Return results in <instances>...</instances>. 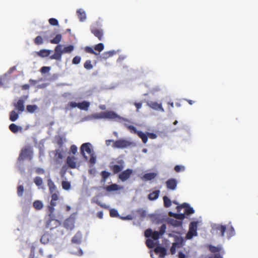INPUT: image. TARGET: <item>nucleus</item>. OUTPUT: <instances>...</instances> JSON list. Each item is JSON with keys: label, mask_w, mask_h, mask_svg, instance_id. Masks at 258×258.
Masks as SVG:
<instances>
[{"label": "nucleus", "mask_w": 258, "mask_h": 258, "mask_svg": "<svg viewBox=\"0 0 258 258\" xmlns=\"http://www.w3.org/2000/svg\"><path fill=\"white\" fill-rule=\"evenodd\" d=\"M174 170L176 172H180L185 170V167L182 165H176L174 167Z\"/></svg>", "instance_id": "52"}, {"label": "nucleus", "mask_w": 258, "mask_h": 258, "mask_svg": "<svg viewBox=\"0 0 258 258\" xmlns=\"http://www.w3.org/2000/svg\"><path fill=\"white\" fill-rule=\"evenodd\" d=\"M50 67H43L40 69V72L42 74H45L48 73L50 70Z\"/></svg>", "instance_id": "58"}, {"label": "nucleus", "mask_w": 258, "mask_h": 258, "mask_svg": "<svg viewBox=\"0 0 258 258\" xmlns=\"http://www.w3.org/2000/svg\"><path fill=\"white\" fill-rule=\"evenodd\" d=\"M156 175L157 174L155 173H147L144 175L143 178L146 180H151L154 179Z\"/></svg>", "instance_id": "31"}, {"label": "nucleus", "mask_w": 258, "mask_h": 258, "mask_svg": "<svg viewBox=\"0 0 258 258\" xmlns=\"http://www.w3.org/2000/svg\"><path fill=\"white\" fill-rule=\"evenodd\" d=\"M78 151L77 147L75 145H73L70 147V152L72 153L73 154L75 155L77 153Z\"/></svg>", "instance_id": "60"}, {"label": "nucleus", "mask_w": 258, "mask_h": 258, "mask_svg": "<svg viewBox=\"0 0 258 258\" xmlns=\"http://www.w3.org/2000/svg\"><path fill=\"white\" fill-rule=\"evenodd\" d=\"M19 117V114L15 111L13 110L10 114V120L12 121H16Z\"/></svg>", "instance_id": "35"}, {"label": "nucleus", "mask_w": 258, "mask_h": 258, "mask_svg": "<svg viewBox=\"0 0 258 258\" xmlns=\"http://www.w3.org/2000/svg\"><path fill=\"white\" fill-rule=\"evenodd\" d=\"M110 173L106 171H102L101 172V175L102 178V180L105 181L106 179L109 176Z\"/></svg>", "instance_id": "50"}, {"label": "nucleus", "mask_w": 258, "mask_h": 258, "mask_svg": "<svg viewBox=\"0 0 258 258\" xmlns=\"http://www.w3.org/2000/svg\"><path fill=\"white\" fill-rule=\"evenodd\" d=\"M24 192V187L23 185H19L17 187V194L19 197H22Z\"/></svg>", "instance_id": "54"}, {"label": "nucleus", "mask_w": 258, "mask_h": 258, "mask_svg": "<svg viewBox=\"0 0 258 258\" xmlns=\"http://www.w3.org/2000/svg\"><path fill=\"white\" fill-rule=\"evenodd\" d=\"M124 126L127 128L132 133H134L135 134H137V133L139 132L138 131H137V130L136 129V128L133 126V125H129L127 123H125L124 124Z\"/></svg>", "instance_id": "39"}, {"label": "nucleus", "mask_w": 258, "mask_h": 258, "mask_svg": "<svg viewBox=\"0 0 258 258\" xmlns=\"http://www.w3.org/2000/svg\"><path fill=\"white\" fill-rule=\"evenodd\" d=\"M100 25V23L99 21L96 22L90 26V31L99 40L102 41L103 39L104 32L103 30L99 27Z\"/></svg>", "instance_id": "3"}, {"label": "nucleus", "mask_w": 258, "mask_h": 258, "mask_svg": "<svg viewBox=\"0 0 258 258\" xmlns=\"http://www.w3.org/2000/svg\"><path fill=\"white\" fill-rule=\"evenodd\" d=\"M62 187L65 190H69L71 188V183L67 181H63L62 182Z\"/></svg>", "instance_id": "45"}, {"label": "nucleus", "mask_w": 258, "mask_h": 258, "mask_svg": "<svg viewBox=\"0 0 258 258\" xmlns=\"http://www.w3.org/2000/svg\"><path fill=\"white\" fill-rule=\"evenodd\" d=\"M45 227L49 228L53 236L55 234V238H59L64 234L63 228L60 226V222L55 218L54 213L52 215L48 213V218L45 220Z\"/></svg>", "instance_id": "1"}, {"label": "nucleus", "mask_w": 258, "mask_h": 258, "mask_svg": "<svg viewBox=\"0 0 258 258\" xmlns=\"http://www.w3.org/2000/svg\"><path fill=\"white\" fill-rule=\"evenodd\" d=\"M75 219L73 217H70L66 219L63 222V226L67 229L72 230L75 227Z\"/></svg>", "instance_id": "12"}, {"label": "nucleus", "mask_w": 258, "mask_h": 258, "mask_svg": "<svg viewBox=\"0 0 258 258\" xmlns=\"http://www.w3.org/2000/svg\"><path fill=\"white\" fill-rule=\"evenodd\" d=\"M146 245L150 248H152L155 246V243L153 240L151 239H148L146 241Z\"/></svg>", "instance_id": "46"}, {"label": "nucleus", "mask_w": 258, "mask_h": 258, "mask_svg": "<svg viewBox=\"0 0 258 258\" xmlns=\"http://www.w3.org/2000/svg\"><path fill=\"white\" fill-rule=\"evenodd\" d=\"M166 226L165 224H162L161 225V226L160 227V230L159 231H155L153 232L152 233V235L151 236V237L154 239V240H158L159 238H160V236L163 235L164 234V233L165 232V231H166Z\"/></svg>", "instance_id": "10"}, {"label": "nucleus", "mask_w": 258, "mask_h": 258, "mask_svg": "<svg viewBox=\"0 0 258 258\" xmlns=\"http://www.w3.org/2000/svg\"><path fill=\"white\" fill-rule=\"evenodd\" d=\"M198 221H192L190 223L189 226V231L186 234V237L188 239L191 238L194 236L197 235Z\"/></svg>", "instance_id": "8"}, {"label": "nucleus", "mask_w": 258, "mask_h": 258, "mask_svg": "<svg viewBox=\"0 0 258 258\" xmlns=\"http://www.w3.org/2000/svg\"><path fill=\"white\" fill-rule=\"evenodd\" d=\"M182 240H181L180 242H174L170 248V252L172 254H173L176 252V247H180L182 246Z\"/></svg>", "instance_id": "26"}, {"label": "nucleus", "mask_w": 258, "mask_h": 258, "mask_svg": "<svg viewBox=\"0 0 258 258\" xmlns=\"http://www.w3.org/2000/svg\"><path fill=\"white\" fill-rule=\"evenodd\" d=\"M95 203L96 204H97L98 206H100L101 208H104V209H108V207L105 205V204H103L102 203H101L99 201H96L95 202Z\"/></svg>", "instance_id": "63"}, {"label": "nucleus", "mask_w": 258, "mask_h": 258, "mask_svg": "<svg viewBox=\"0 0 258 258\" xmlns=\"http://www.w3.org/2000/svg\"><path fill=\"white\" fill-rule=\"evenodd\" d=\"M82 235L80 232H78L73 237L72 239V242L76 244H80L82 241Z\"/></svg>", "instance_id": "21"}, {"label": "nucleus", "mask_w": 258, "mask_h": 258, "mask_svg": "<svg viewBox=\"0 0 258 258\" xmlns=\"http://www.w3.org/2000/svg\"><path fill=\"white\" fill-rule=\"evenodd\" d=\"M9 129L12 133L14 134L18 133L19 131L22 132V127L19 126L15 123H11L9 125Z\"/></svg>", "instance_id": "23"}, {"label": "nucleus", "mask_w": 258, "mask_h": 258, "mask_svg": "<svg viewBox=\"0 0 258 258\" xmlns=\"http://www.w3.org/2000/svg\"><path fill=\"white\" fill-rule=\"evenodd\" d=\"M160 194V190H155L148 195V199L151 201H154L158 199Z\"/></svg>", "instance_id": "25"}, {"label": "nucleus", "mask_w": 258, "mask_h": 258, "mask_svg": "<svg viewBox=\"0 0 258 258\" xmlns=\"http://www.w3.org/2000/svg\"><path fill=\"white\" fill-rule=\"evenodd\" d=\"M34 182L37 186H41L43 183L42 179L39 176H36L34 179Z\"/></svg>", "instance_id": "44"}, {"label": "nucleus", "mask_w": 258, "mask_h": 258, "mask_svg": "<svg viewBox=\"0 0 258 258\" xmlns=\"http://www.w3.org/2000/svg\"><path fill=\"white\" fill-rule=\"evenodd\" d=\"M49 24L52 26H57L58 22L57 19L55 18H50L48 20Z\"/></svg>", "instance_id": "56"}, {"label": "nucleus", "mask_w": 258, "mask_h": 258, "mask_svg": "<svg viewBox=\"0 0 258 258\" xmlns=\"http://www.w3.org/2000/svg\"><path fill=\"white\" fill-rule=\"evenodd\" d=\"M164 206L166 208H168L171 205V200L166 196H164L163 198Z\"/></svg>", "instance_id": "37"}, {"label": "nucleus", "mask_w": 258, "mask_h": 258, "mask_svg": "<svg viewBox=\"0 0 258 258\" xmlns=\"http://www.w3.org/2000/svg\"><path fill=\"white\" fill-rule=\"evenodd\" d=\"M85 152H86L89 155L94 153L93 150L92 149V145L91 143H84L81 145L80 147V153L81 155L83 156L85 160H87L88 159V157L86 155Z\"/></svg>", "instance_id": "5"}, {"label": "nucleus", "mask_w": 258, "mask_h": 258, "mask_svg": "<svg viewBox=\"0 0 258 258\" xmlns=\"http://www.w3.org/2000/svg\"><path fill=\"white\" fill-rule=\"evenodd\" d=\"M74 49V47L72 45H70L69 46H66L63 48V51L64 53H70Z\"/></svg>", "instance_id": "43"}, {"label": "nucleus", "mask_w": 258, "mask_h": 258, "mask_svg": "<svg viewBox=\"0 0 258 258\" xmlns=\"http://www.w3.org/2000/svg\"><path fill=\"white\" fill-rule=\"evenodd\" d=\"M81 60V57L79 56H75L73 60H72V63L75 64H79Z\"/></svg>", "instance_id": "57"}, {"label": "nucleus", "mask_w": 258, "mask_h": 258, "mask_svg": "<svg viewBox=\"0 0 258 258\" xmlns=\"http://www.w3.org/2000/svg\"><path fill=\"white\" fill-rule=\"evenodd\" d=\"M147 105L154 110H160L162 112L164 111L161 103L159 104L156 102L149 101L147 102Z\"/></svg>", "instance_id": "18"}, {"label": "nucleus", "mask_w": 258, "mask_h": 258, "mask_svg": "<svg viewBox=\"0 0 258 258\" xmlns=\"http://www.w3.org/2000/svg\"><path fill=\"white\" fill-rule=\"evenodd\" d=\"M50 58L53 59L60 60L61 58V55H60V53L55 52V51H54V53L53 55H51L50 56Z\"/></svg>", "instance_id": "49"}, {"label": "nucleus", "mask_w": 258, "mask_h": 258, "mask_svg": "<svg viewBox=\"0 0 258 258\" xmlns=\"http://www.w3.org/2000/svg\"><path fill=\"white\" fill-rule=\"evenodd\" d=\"M182 208H184V214L187 215L192 214L195 212L194 209L190 207L187 203H183L180 206H177L176 207L177 212H180Z\"/></svg>", "instance_id": "9"}, {"label": "nucleus", "mask_w": 258, "mask_h": 258, "mask_svg": "<svg viewBox=\"0 0 258 258\" xmlns=\"http://www.w3.org/2000/svg\"><path fill=\"white\" fill-rule=\"evenodd\" d=\"M148 137L152 139H155L157 138V135L154 133H148Z\"/></svg>", "instance_id": "64"}, {"label": "nucleus", "mask_w": 258, "mask_h": 258, "mask_svg": "<svg viewBox=\"0 0 258 258\" xmlns=\"http://www.w3.org/2000/svg\"><path fill=\"white\" fill-rule=\"evenodd\" d=\"M226 234L227 237L228 239H230L235 235V230L232 226L231 225L228 227Z\"/></svg>", "instance_id": "30"}, {"label": "nucleus", "mask_w": 258, "mask_h": 258, "mask_svg": "<svg viewBox=\"0 0 258 258\" xmlns=\"http://www.w3.org/2000/svg\"><path fill=\"white\" fill-rule=\"evenodd\" d=\"M52 152L54 155V158L56 161H58L62 159L63 156L60 150L56 149Z\"/></svg>", "instance_id": "28"}, {"label": "nucleus", "mask_w": 258, "mask_h": 258, "mask_svg": "<svg viewBox=\"0 0 258 258\" xmlns=\"http://www.w3.org/2000/svg\"><path fill=\"white\" fill-rule=\"evenodd\" d=\"M107 191H115L119 189L118 185L116 184H112L106 187Z\"/></svg>", "instance_id": "36"}, {"label": "nucleus", "mask_w": 258, "mask_h": 258, "mask_svg": "<svg viewBox=\"0 0 258 258\" xmlns=\"http://www.w3.org/2000/svg\"><path fill=\"white\" fill-rule=\"evenodd\" d=\"M137 212L142 218L145 217L146 215V211L143 209H138Z\"/></svg>", "instance_id": "59"}, {"label": "nucleus", "mask_w": 258, "mask_h": 258, "mask_svg": "<svg viewBox=\"0 0 258 258\" xmlns=\"http://www.w3.org/2000/svg\"><path fill=\"white\" fill-rule=\"evenodd\" d=\"M62 39V36L61 34H57L55 37L50 40V42L52 44H58L61 40Z\"/></svg>", "instance_id": "34"}, {"label": "nucleus", "mask_w": 258, "mask_h": 258, "mask_svg": "<svg viewBox=\"0 0 258 258\" xmlns=\"http://www.w3.org/2000/svg\"><path fill=\"white\" fill-rule=\"evenodd\" d=\"M85 51L88 53H90L95 55H98L99 54L98 53L95 52L92 47L89 46H87L85 47Z\"/></svg>", "instance_id": "55"}, {"label": "nucleus", "mask_w": 258, "mask_h": 258, "mask_svg": "<svg viewBox=\"0 0 258 258\" xmlns=\"http://www.w3.org/2000/svg\"><path fill=\"white\" fill-rule=\"evenodd\" d=\"M177 183L178 182L176 179L171 178L166 181L165 184L168 189L174 190L177 187Z\"/></svg>", "instance_id": "11"}, {"label": "nucleus", "mask_w": 258, "mask_h": 258, "mask_svg": "<svg viewBox=\"0 0 258 258\" xmlns=\"http://www.w3.org/2000/svg\"><path fill=\"white\" fill-rule=\"evenodd\" d=\"M34 42L36 45H39L43 43V39L40 36H37L34 40Z\"/></svg>", "instance_id": "40"}, {"label": "nucleus", "mask_w": 258, "mask_h": 258, "mask_svg": "<svg viewBox=\"0 0 258 258\" xmlns=\"http://www.w3.org/2000/svg\"><path fill=\"white\" fill-rule=\"evenodd\" d=\"M55 234L53 236L52 235V232L51 234H49L48 232H46L44 233L40 238V242L44 244H47L49 241L51 239L56 240L57 238H55Z\"/></svg>", "instance_id": "13"}, {"label": "nucleus", "mask_w": 258, "mask_h": 258, "mask_svg": "<svg viewBox=\"0 0 258 258\" xmlns=\"http://www.w3.org/2000/svg\"><path fill=\"white\" fill-rule=\"evenodd\" d=\"M154 252L156 254H159V256L160 257H163L166 254V249L159 245L155 248Z\"/></svg>", "instance_id": "19"}, {"label": "nucleus", "mask_w": 258, "mask_h": 258, "mask_svg": "<svg viewBox=\"0 0 258 258\" xmlns=\"http://www.w3.org/2000/svg\"><path fill=\"white\" fill-rule=\"evenodd\" d=\"M213 229L216 231V233L219 234L221 237H224L226 227L225 225L218 224L214 226Z\"/></svg>", "instance_id": "15"}, {"label": "nucleus", "mask_w": 258, "mask_h": 258, "mask_svg": "<svg viewBox=\"0 0 258 258\" xmlns=\"http://www.w3.org/2000/svg\"><path fill=\"white\" fill-rule=\"evenodd\" d=\"M130 141L125 139H119L113 142L112 147L114 149H124L131 145Z\"/></svg>", "instance_id": "6"}, {"label": "nucleus", "mask_w": 258, "mask_h": 258, "mask_svg": "<svg viewBox=\"0 0 258 258\" xmlns=\"http://www.w3.org/2000/svg\"><path fill=\"white\" fill-rule=\"evenodd\" d=\"M51 194V199L49 205L47 206V209L48 213H50V215H52V213H54V207L56 205L57 201L59 199V193L58 191H57Z\"/></svg>", "instance_id": "4"}, {"label": "nucleus", "mask_w": 258, "mask_h": 258, "mask_svg": "<svg viewBox=\"0 0 258 258\" xmlns=\"http://www.w3.org/2000/svg\"><path fill=\"white\" fill-rule=\"evenodd\" d=\"M76 159V158L74 156H68L66 160L68 166L72 169L76 168L77 166Z\"/></svg>", "instance_id": "17"}, {"label": "nucleus", "mask_w": 258, "mask_h": 258, "mask_svg": "<svg viewBox=\"0 0 258 258\" xmlns=\"http://www.w3.org/2000/svg\"><path fill=\"white\" fill-rule=\"evenodd\" d=\"M68 106L70 107V109L75 107L78 108V103L75 102H71L68 104Z\"/></svg>", "instance_id": "62"}, {"label": "nucleus", "mask_w": 258, "mask_h": 258, "mask_svg": "<svg viewBox=\"0 0 258 258\" xmlns=\"http://www.w3.org/2000/svg\"><path fill=\"white\" fill-rule=\"evenodd\" d=\"M37 109V106L36 105H28L26 106V109L28 112L33 113Z\"/></svg>", "instance_id": "38"}, {"label": "nucleus", "mask_w": 258, "mask_h": 258, "mask_svg": "<svg viewBox=\"0 0 258 258\" xmlns=\"http://www.w3.org/2000/svg\"><path fill=\"white\" fill-rule=\"evenodd\" d=\"M47 185L50 194H53L57 191L56 190V187L55 185L51 179H48L47 180Z\"/></svg>", "instance_id": "22"}, {"label": "nucleus", "mask_w": 258, "mask_h": 258, "mask_svg": "<svg viewBox=\"0 0 258 258\" xmlns=\"http://www.w3.org/2000/svg\"><path fill=\"white\" fill-rule=\"evenodd\" d=\"M90 159L89 161V163L92 165H94L96 163V157L95 156V153H93L90 154Z\"/></svg>", "instance_id": "53"}, {"label": "nucleus", "mask_w": 258, "mask_h": 258, "mask_svg": "<svg viewBox=\"0 0 258 258\" xmlns=\"http://www.w3.org/2000/svg\"><path fill=\"white\" fill-rule=\"evenodd\" d=\"M24 103L25 101L23 99H19L17 103H14V106L15 109L17 110L19 113H21L24 111L25 107H24Z\"/></svg>", "instance_id": "16"}, {"label": "nucleus", "mask_w": 258, "mask_h": 258, "mask_svg": "<svg viewBox=\"0 0 258 258\" xmlns=\"http://www.w3.org/2000/svg\"><path fill=\"white\" fill-rule=\"evenodd\" d=\"M104 45L103 43H100L98 44H96L95 47H94V49L96 50V51H98L99 52H101V51H102L104 49Z\"/></svg>", "instance_id": "48"}, {"label": "nucleus", "mask_w": 258, "mask_h": 258, "mask_svg": "<svg viewBox=\"0 0 258 258\" xmlns=\"http://www.w3.org/2000/svg\"><path fill=\"white\" fill-rule=\"evenodd\" d=\"M84 68L87 70H91L93 68V65L91 64L90 60H86L84 64Z\"/></svg>", "instance_id": "47"}, {"label": "nucleus", "mask_w": 258, "mask_h": 258, "mask_svg": "<svg viewBox=\"0 0 258 258\" xmlns=\"http://www.w3.org/2000/svg\"><path fill=\"white\" fill-rule=\"evenodd\" d=\"M77 15L81 22L84 21L86 18V13L84 11L79 9L77 11Z\"/></svg>", "instance_id": "27"}, {"label": "nucleus", "mask_w": 258, "mask_h": 258, "mask_svg": "<svg viewBox=\"0 0 258 258\" xmlns=\"http://www.w3.org/2000/svg\"><path fill=\"white\" fill-rule=\"evenodd\" d=\"M153 231L151 229L146 230L145 232V236L147 237H151L152 235Z\"/></svg>", "instance_id": "61"}, {"label": "nucleus", "mask_w": 258, "mask_h": 258, "mask_svg": "<svg viewBox=\"0 0 258 258\" xmlns=\"http://www.w3.org/2000/svg\"><path fill=\"white\" fill-rule=\"evenodd\" d=\"M132 174L133 170L131 169H127L123 171L119 174L118 178L122 181H125L130 177Z\"/></svg>", "instance_id": "14"}, {"label": "nucleus", "mask_w": 258, "mask_h": 258, "mask_svg": "<svg viewBox=\"0 0 258 258\" xmlns=\"http://www.w3.org/2000/svg\"><path fill=\"white\" fill-rule=\"evenodd\" d=\"M109 214H110V216L111 217H119L120 218V216H119L117 211L114 209H112L110 210Z\"/></svg>", "instance_id": "41"}, {"label": "nucleus", "mask_w": 258, "mask_h": 258, "mask_svg": "<svg viewBox=\"0 0 258 258\" xmlns=\"http://www.w3.org/2000/svg\"><path fill=\"white\" fill-rule=\"evenodd\" d=\"M33 149L30 146H26L23 147L19 155L18 160H24L25 159H28L31 160L33 158Z\"/></svg>", "instance_id": "2"}, {"label": "nucleus", "mask_w": 258, "mask_h": 258, "mask_svg": "<svg viewBox=\"0 0 258 258\" xmlns=\"http://www.w3.org/2000/svg\"><path fill=\"white\" fill-rule=\"evenodd\" d=\"M62 46L61 45H57L54 49V51L55 52H57L60 54V55H62L63 53H64L63 51V49H62Z\"/></svg>", "instance_id": "51"}, {"label": "nucleus", "mask_w": 258, "mask_h": 258, "mask_svg": "<svg viewBox=\"0 0 258 258\" xmlns=\"http://www.w3.org/2000/svg\"><path fill=\"white\" fill-rule=\"evenodd\" d=\"M110 170L113 172V174H117L122 171L123 168L122 165H109Z\"/></svg>", "instance_id": "20"}, {"label": "nucleus", "mask_w": 258, "mask_h": 258, "mask_svg": "<svg viewBox=\"0 0 258 258\" xmlns=\"http://www.w3.org/2000/svg\"><path fill=\"white\" fill-rule=\"evenodd\" d=\"M33 205L34 208L37 210H41L43 207L42 202L39 200L34 201Z\"/></svg>", "instance_id": "33"}, {"label": "nucleus", "mask_w": 258, "mask_h": 258, "mask_svg": "<svg viewBox=\"0 0 258 258\" xmlns=\"http://www.w3.org/2000/svg\"><path fill=\"white\" fill-rule=\"evenodd\" d=\"M37 55L40 57H44L48 56L50 53V50L47 49H41L37 52Z\"/></svg>", "instance_id": "29"}, {"label": "nucleus", "mask_w": 258, "mask_h": 258, "mask_svg": "<svg viewBox=\"0 0 258 258\" xmlns=\"http://www.w3.org/2000/svg\"><path fill=\"white\" fill-rule=\"evenodd\" d=\"M137 134L142 139V142L144 144H146L147 142L148 136L146 134L141 131H139Z\"/></svg>", "instance_id": "32"}, {"label": "nucleus", "mask_w": 258, "mask_h": 258, "mask_svg": "<svg viewBox=\"0 0 258 258\" xmlns=\"http://www.w3.org/2000/svg\"><path fill=\"white\" fill-rule=\"evenodd\" d=\"M209 248L210 251L213 253L218 252L221 249V247H216V246H213V245H210Z\"/></svg>", "instance_id": "42"}, {"label": "nucleus", "mask_w": 258, "mask_h": 258, "mask_svg": "<svg viewBox=\"0 0 258 258\" xmlns=\"http://www.w3.org/2000/svg\"><path fill=\"white\" fill-rule=\"evenodd\" d=\"M99 118H108L110 119H121L122 118L112 111H107L100 113L97 116Z\"/></svg>", "instance_id": "7"}, {"label": "nucleus", "mask_w": 258, "mask_h": 258, "mask_svg": "<svg viewBox=\"0 0 258 258\" xmlns=\"http://www.w3.org/2000/svg\"><path fill=\"white\" fill-rule=\"evenodd\" d=\"M90 106V103L86 101H84L82 102L78 103V108L81 110H88Z\"/></svg>", "instance_id": "24"}]
</instances>
